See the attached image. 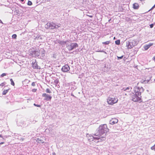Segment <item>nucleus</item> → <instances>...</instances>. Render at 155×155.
Masks as SVG:
<instances>
[{"label":"nucleus","mask_w":155,"mask_h":155,"mask_svg":"<svg viewBox=\"0 0 155 155\" xmlns=\"http://www.w3.org/2000/svg\"><path fill=\"white\" fill-rule=\"evenodd\" d=\"M0 137H2V136H1V135L0 134Z\"/></svg>","instance_id":"f704fd0d"},{"label":"nucleus","mask_w":155,"mask_h":155,"mask_svg":"<svg viewBox=\"0 0 155 155\" xmlns=\"http://www.w3.org/2000/svg\"><path fill=\"white\" fill-rule=\"evenodd\" d=\"M78 44L76 43H71L70 45L67 46V48L69 51H71L73 49L78 47Z\"/></svg>","instance_id":"39448f33"},{"label":"nucleus","mask_w":155,"mask_h":155,"mask_svg":"<svg viewBox=\"0 0 155 155\" xmlns=\"http://www.w3.org/2000/svg\"><path fill=\"white\" fill-rule=\"evenodd\" d=\"M133 8L134 9H137L139 7V4L136 3H135L133 4Z\"/></svg>","instance_id":"9d476101"},{"label":"nucleus","mask_w":155,"mask_h":155,"mask_svg":"<svg viewBox=\"0 0 155 155\" xmlns=\"http://www.w3.org/2000/svg\"><path fill=\"white\" fill-rule=\"evenodd\" d=\"M34 105L35 106L38 107H41V106L40 105H38L36 104H34Z\"/></svg>","instance_id":"b1692460"},{"label":"nucleus","mask_w":155,"mask_h":155,"mask_svg":"<svg viewBox=\"0 0 155 155\" xmlns=\"http://www.w3.org/2000/svg\"><path fill=\"white\" fill-rule=\"evenodd\" d=\"M127 47L128 49H131L132 48V45H131V43L130 42H129L127 44Z\"/></svg>","instance_id":"f8f14e48"},{"label":"nucleus","mask_w":155,"mask_h":155,"mask_svg":"<svg viewBox=\"0 0 155 155\" xmlns=\"http://www.w3.org/2000/svg\"><path fill=\"white\" fill-rule=\"evenodd\" d=\"M28 5H32V2L31 1H29L28 2Z\"/></svg>","instance_id":"412c9836"},{"label":"nucleus","mask_w":155,"mask_h":155,"mask_svg":"<svg viewBox=\"0 0 155 155\" xmlns=\"http://www.w3.org/2000/svg\"><path fill=\"white\" fill-rule=\"evenodd\" d=\"M107 101L108 104L113 105L117 102L118 99L116 97H109L107 99Z\"/></svg>","instance_id":"20e7f679"},{"label":"nucleus","mask_w":155,"mask_h":155,"mask_svg":"<svg viewBox=\"0 0 155 155\" xmlns=\"http://www.w3.org/2000/svg\"><path fill=\"white\" fill-rule=\"evenodd\" d=\"M21 2H23L24 0H20Z\"/></svg>","instance_id":"72a5a7b5"},{"label":"nucleus","mask_w":155,"mask_h":155,"mask_svg":"<svg viewBox=\"0 0 155 155\" xmlns=\"http://www.w3.org/2000/svg\"><path fill=\"white\" fill-rule=\"evenodd\" d=\"M108 131V129L106 124L101 125L98 128V131L95 134L96 136H98V137H94V139H100L101 138H103L104 137L101 136Z\"/></svg>","instance_id":"f257e3e1"},{"label":"nucleus","mask_w":155,"mask_h":155,"mask_svg":"<svg viewBox=\"0 0 155 155\" xmlns=\"http://www.w3.org/2000/svg\"><path fill=\"white\" fill-rule=\"evenodd\" d=\"M115 43L116 45H119L120 44V41L119 40H117L115 41Z\"/></svg>","instance_id":"2eb2a0df"},{"label":"nucleus","mask_w":155,"mask_h":155,"mask_svg":"<svg viewBox=\"0 0 155 155\" xmlns=\"http://www.w3.org/2000/svg\"><path fill=\"white\" fill-rule=\"evenodd\" d=\"M145 81H142L141 82V83H146L145 82H144Z\"/></svg>","instance_id":"2f4dec72"},{"label":"nucleus","mask_w":155,"mask_h":155,"mask_svg":"<svg viewBox=\"0 0 155 155\" xmlns=\"http://www.w3.org/2000/svg\"><path fill=\"white\" fill-rule=\"evenodd\" d=\"M32 67L34 69H38V68L37 63L36 62L32 63Z\"/></svg>","instance_id":"1a4fd4ad"},{"label":"nucleus","mask_w":155,"mask_h":155,"mask_svg":"<svg viewBox=\"0 0 155 155\" xmlns=\"http://www.w3.org/2000/svg\"><path fill=\"white\" fill-rule=\"evenodd\" d=\"M86 15L87 16H89L91 18H92V17H93V15Z\"/></svg>","instance_id":"c85d7f7f"},{"label":"nucleus","mask_w":155,"mask_h":155,"mask_svg":"<svg viewBox=\"0 0 155 155\" xmlns=\"http://www.w3.org/2000/svg\"><path fill=\"white\" fill-rule=\"evenodd\" d=\"M37 90V89H33L32 90V91L34 92H36Z\"/></svg>","instance_id":"393cba45"},{"label":"nucleus","mask_w":155,"mask_h":155,"mask_svg":"<svg viewBox=\"0 0 155 155\" xmlns=\"http://www.w3.org/2000/svg\"><path fill=\"white\" fill-rule=\"evenodd\" d=\"M5 82H3L0 84V86H1L2 87L4 86L5 85Z\"/></svg>","instance_id":"4be33fe9"},{"label":"nucleus","mask_w":155,"mask_h":155,"mask_svg":"<svg viewBox=\"0 0 155 155\" xmlns=\"http://www.w3.org/2000/svg\"><path fill=\"white\" fill-rule=\"evenodd\" d=\"M150 27L151 28H152L153 26V24H150Z\"/></svg>","instance_id":"bb28decb"},{"label":"nucleus","mask_w":155,"mask_h":155,"mask_svg":"<svg viewBox=\"0 0 155 155\" xmlns=\"http://www.w3.org/2000/svg\"><path fill=\"white\" fill-rule=\"evenodd\" d=\"M46 92L47 93H51V90L49 88H47L46 90Z\"/></svg>","instance_id":"f3484780"},{"label":"nucleus","mask_w":155,"mask_h":155,"mask_svg":"<svg viewBox=\"0 0 155 155\" xmlns=\"http://www.w3.org/2000/svg\"><path fill=\"white\" fill-rule=\"evenodd\" d=\"M61 26V25L60 24H58L57 25L53 22H48L46 25L45 27L47 29H54L60 27Z\"/></svg>","instance_id":"7ed1b4c3"},{"label":"nucleus","mask_w":155,"mask_h":155,"mask_svg":"<svg viewBox=\"0 0 155 155\" xmlns=\"http://www.w3.org/2000/svg\"><path fill=\"white\" fill-rule=\"evenodd\" d=\"M35 82H33L31 84V85L33 86H35Z\"/></svg>","instance_id":"a878e982"},{"label":"nucleus","mask_w":155,"mask_h":155,"mask_svg":"<svg viewBox=\"0 0 155 155\" xmlns=\"http://www.w3.org/2000/svg\"><path fill=\"white\" fill-rule=\"evenodd\" d=\"M10 81H11V85H12L13 86H14L15 85V83L12 79V78L10 79Z\"/></svg>","instance_id":"dca6fc26"},{"label":"nucleus","mask_w":155,"mask_h":155,"mask_svg":"<svg viewBox=\"0 0 155 155\" xmlns=\"http://www.w3.org/2000/svg\"><path fill=\"white\" fill-rule=\"evenodd\" d=\"M153 43H150L148 45H146L144 46L145 50H147L151 46L153 45Z\"/></svg>","instance_id":"9b49d317"},{"label":"nucleus","mask_w":155,"mask_h":155,"mask_svg":"<svg viewBox=\"0 0 155 155\" xmlns=\"http://www.w3.org/2000/svg\"><path fill=\"white\" fill-rule=\"evenodd\" d=\"M4 142H1L0 143V145H1V144H3V143H4Z\"/></svg>","instance_id":"7c9ffc66"},{"label":"nucleus","mask_w":155,"mask_h":155,"mask_svg":"<svg viewBox=\"0 0 155 155\" xmlns=\"http://www.w3.org/2000/svg\"><path fill=\"white\" fill-rule=\"evenodd\" d=\"M6 75V73H3L1 75V76L2 77H3L5 76Z\"/></svg>","instance_id":"5701e85b"},{"label":"nucleus","mask_w":155,"mask_h":155,"mask_svg":"<svg viewBox=\"0 0 155 155\" xmlns=\"http://www.w3.org/2000/svg\"><path fill=\"white\" fill-rule=\"evenodd\" d=\"M141 92L138 91H135L132 96V100L134 102L141 103L142 102L141 98Z\"/></svg>","instance_id":"f03ea898"},{"label":"nucleus","mask_w":155,"mask_h":155,"mask_svg":"<svg viewBox=\"0 0 155 155\" xmlns=\"http://www.w3.org/2000/svg\"><path fill=\"white\" fill-rule=\"evenodd\" d=\"M12 37L13 38L16 39L17 38V35L15 34H13L12 35Z\"/></svg>","instance_id":"6ab92c4d"},{"label":"nucleus","mask_w":155,"mask_h":155,"mask_svg":"<svg viewBox=\"0 0 155 155\" xmlns=\"http://www.w3.org/2000/svg\"><path fill=\"white\" fill-rule=\"evenodd\" d=\"M0 23H2V21L0 19Z\"/></svg>","instance_id":"473e14b6"},{"label":"nucleus","mask_w":155,"mask_h":155,"mask_svg":"<svg viewBox=\"0 0 155 155\" xmlns=\"http://www.w3.org/2000/svg\"><path fill=\"white\" fill-rule=\"evenodd\" d=\"M59 82L58 79H56L54 81V83L56 85Z\"/></svg>","instance_id":"4468645a"},{"label":"nucleus","mask_w":155,"mask_h":155,"mask_svg":"<svg viewBox=\"0 0 155 155\" xmlns=\"http://www.w3.org/2000/svg\"><path fill=\"white\" fill-rule=\"evenodd\" d=\"M110 43V41H107L105 42H103L102 44H103L107 45L109 44Z\"/></svg>","instance_id":"a211bd4d"},{"label":"nucleus","mask_w":155,"mask_h":155,"mask_svg":"<svg viewBox=\"0 0 155 155\" xmlns=\"http://www.w3.org/2000/svg\"><path fill=\"white\" fill-rule=\"evenodd\" d=\"M118 122V120L116 118H112L110 121V124L113 125L117 123Z\"/></svg>","instance_id":"6e6552de"},{"label":"nucleus","mask_w":155,"mask_h":155,"mask_svg":"<svg viewBox=\"0 0 155 155\" xmlns=\"http://www.w3.org/2000/svg\"><path fill=\"white\" fill-rule=\"evenodd\" d=\"M9 89H8L4 90L2 92V94L3 95H5L8 92Z\"/></svg>","instance_id":"ddd939ff"},{"label":"nucleus","mask_w":155,"mask_h":155,"mask_svg":"<svg viewBox=\"0 0 155 155\" xmlns=\"http://www.w3.org/2000/svg\"><path fill=\"white\" fill-rule=\"evenodd\" d=\"M69 66L67 64L63 66L61 68L62 71L64 72H67L70 70Z\"/></svg>","instance_id":"423d86ee"},{"label":"nucleus","mask_w":155,"mask_h":155,"mask_svg":"<svg viewBox=\"0 0 155 155\" xmlns=\"http://www.w3.org/2000/svg\"><path fill=\"white\" fill-rule=\"evenodd\" d=\"M42 96L45 97V99L46 101L51 100L52 98L51 96L46 93L43 94Z\"/></svg>","instance_id":"0eeeda50"},{"label":"nucleus","mask_w":155,"mask_h":155,"mask_svg":"<svg viewBox=\"0 0 155 155\" xmlns=\"http://www.w3.org/2000/svg\"><path fill=\"white\" fill-rule=\"evenodd\" d=\"M123 56H121V57H117V58H118V59H122L123 57Z\"/></svg>","instance_id":"cd10ccee"},{"label":"nucleus","mask_w":155,"mask_h":155,"mask_svg":"<svg viewBox=\"0 0 155 155\" xmlns=\"http://www.w3.org/2000/svg\"><path fill=\"white\" fill-rule=\"evenodd\" d=\"M153 60L155 61V55L153 57Z\"/></svg>","instance_id":"c756f323"},{"label":"nucleus","mask_w":155,"mask_h":155,"mask_svg":"<svg viewBox=\"0 0 155 155\" xmlns=\"http://www.w3.org/2000/svg\"><path fill=\"white\" fill-rule=\"evenodd\" d=\"M151 149L152 150H154L155 151V144L153 145V146L151 147Z\"/></svg>","instance_id":"aec40b11"},{"label":"nucleus","mask_w":155,"mask_h":155,"mask_svg":"<svg viewBox=\"0 0 155 155\" xmlns=\"http://www.w3.org/2000/svg\"><path fill=\"white\" fill-rule=\"evenodd\" d=\"M114 39H115V37H114Z\"/></svg>","instance_id":"c9c22d12"}]
</instances>
